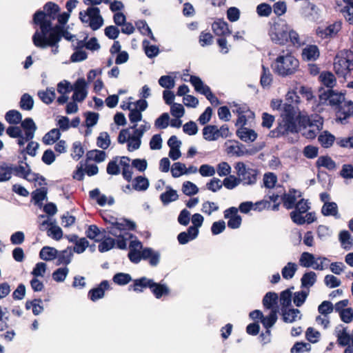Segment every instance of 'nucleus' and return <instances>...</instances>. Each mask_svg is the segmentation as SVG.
Listing matches in <instances>:
<instances>
[{"mask_svg": "<svg viewBox=\"0 0 353 353\" xmlns=\"http://www.w3.org/2000/svg\"><path fill=\"white\" fill-rule=\"evenodd\" d=\"M142 46L146 56L150 59L157 57L159 53V47L156 45H150L147 39L142 41Z\"/></svg>", "mask_w": 353, "mask_h": 353, "instance_id": "79ce46f5", "label": "nucleus"}, {"mask_svg": "<svg viewBox=\"0 0 353 353\" xmlns=\"http://www.w3.org/2000/svg\"><path fill=\"white\" fill-rule=\"evenodd\" d=\"M283 113L281 117L291 122H296L294 108L292 104L285 103L283 105Z\"/></svg>", "mask_w": 353, "mask_h": 353, "instance_id": "6e6d98bb", "label": "nucleus"}, {"mask_svg": "<svg viewBox=\"0 0 353 353\" xmlns=\"http://www.w3.org/2000/svg\"><path fill=\"white\" fill-rule=\"evenodd\" d=\"M334 70L339 77L345 78L353 70V51L343 50L335 56Z\"/></svg>", "mask_w": 353, "mask_h": 353, "instance_id": "20e7f679", "label": "nucleus"}, {"mask_svg": "<svg viewBox=\"0 0 353 353\" xmlns=\"http://www.w3.org/2000/svg\"><path fill=\"white\" fill-rule=\"evenodd\" d=\"M160 253L154 251L151 248H144L142 249L141 253L135 259L134 263H139L141 260L148 261L151 266H157L160 261Z\"/></svg>", "mask_w": 353, "mask_h": 353, "instance_id": "4468645a", "label": "nucleus"}, {"mask_svg": "<svg viewBox=\"0 0 353 353\" xmlns=\"http://www.w3.org/2000/svg\"><path fill=\"white\" fill-rule=\"evenodd\" d=\"M72 90H77V92H81L82 96L81 99H85L88 94L87 91V83L83 78L78 79L74 83Z\"/></svg>", "mask_w": 353, "mask_h": 353, "instance_id": "052dcab7", "label": "nucleus"}, {"mask_svg": "<svg viewBox=\"0 0 353 353\" xmlns=\"http://www.w3.org/2000/svg\"><path fill=\"white\" fill-rule=\"evenodd\" d=\"M341 29V22L335 21L326 27H318L316 34L322 39L332 38L335 37Z\"/></svg>", "mask_w": 353, "mask_h": 353, "instance_id": "2eb2a0df", "label": "nucleus"}, {"mask_svg": "<svg viewBox=\"0 0 353 353\" xmlns=\"http://www.w3.org/2000/svg\"><path fill=\"white\" fill-rule=\"evenodd\" d=\"M272 74L269 68L262 65V72L260 79V83L263 88L268 87L272 82Z\"/></svg>", "mask_w": 353, "mask_h": 353, "instance_id": "49530a36", "label": "nucleus"}, {"mask_svg": "<svg viewBox=\"0 0 353 353\" xmlns=\"http://www.w3.org/2000/svg\"><path fill=\"white\" fill-rule=\"evenodd\" d=\"M42 300L41 299H34L33 300H28L26 302L25 307L26 310L32 308L34 315L37 316L43 312V306L42 305Z\"/></svg>", "mask_w": 353, "mask_h": 353, "instance_id": "c85d7f7f", "label": "nucleus"}, {"mask_svg": "<svg viewBox=\"0 0 353 353\" xmlns=\"http://www.w3.org/2000/svg\"><path fill=\"white\" fill-rule=\"evenodd\" d=\"M319 103L323 105H329L336 110L345 100V94L339 92L333 89L326 90L321 88L319 90Z\"/></svg>", "mask_w": 353, "mask_h": 353, "instance_id": "6e6552de", "label": "nucleus"}, {"mask_svg": "<svg viewBox=\"0 0 353 353\" xmlns=\"http://www.w3.org/2000/svg\"><path fill=\"white\" fill-rule=\"evenodd\" d=\"M301 196V193L294 188H290L288 193L284 192L281 195V200L283 206L287 210L294 208L296 204V199Z\"/></svg>", "mask_w": 353, "mask_h": 353, "instance_id": "f3484780", "label": "nucleus"}, {"mask_svg": "<svg viewBox=\"0 0 353 353\" xmlns=\"http://www.w3.org/2000/svg\"><path fill=\"white\" fill-rule=\"evenodd\" d=\"M315 119H317V118H316V115L314 117L312 116L310 117L307 115L299 114L296 120V122L297 121L298 123V124H296L298 132L301 131L308 127H311V125L313 123V121Z\"/></svg>", "mask_w": 353, "mask_h": 353, "instance_id": "2f4dec72", "label": "nucleus"}, {"mask_svg": "<svg viewBox=\"0 0 353 353\" xmlns=\"http://www.w3.org/2000/svg\"><path fill=\"white\" fill-rule=\"evenodd\" d=\"M236 136L245 143L254 142L258 137L257 133L252 129L245 126L239 128L236 131Z\"/></svg>", "mask_w": 353, "mask_h": 353, "instance_id": "4be33fe9", "label": "nucleus"}, {"mask_svg": "<svg viewBox=\"0 0 353 353\" xmlns=\"http://www.w3.org/2000/svg\"><path fill=\"white\" fill-rule=\"evenodd\" d=\"M152 279H150L146 277L134 279V291L141 292L148 288L150 289V285H152Z\"/></svg>", "mask_w": 353, "mask_h": 353, "instance_id": "c9c22d12", "label": "nucleus"}, {"mask_svg": "<svg viewBox=\"0 0 353 353\" xmlns=\"http://www.w3.org/2000/svg\"><path fill=\"white\" fill-rule=\"evenodd\" d=\"M182 190L185 195L192 196L199 192V188L194 183L188 181L183 183Z\"/></svg>", "mask_w": 353, "mask_h": 353, "instance_id": "0e129e2a", "label": "nucleus"}, {"mask_svg": "<svg viewBox=\"0 0 353 353\" xmlns=\"http://www.w3.org/2000/svg\"><path fill=\"white\" fill-rule=\"evenodd\" d=\"M118 142L123 144L128 143V150L132 151V134L130 133V129H123L120 131L118 136Z\"/></svg>", "mask_w": 353, "mask_h": 353, "instance_id": "473e14b6", "label": "nucleus"}, {"mask_svg": "<svg viewBox=\"0 0 353 353\" xmlns=\"http://www.w3.org/2000/svg\"><path fill=\"white\" fill-rule=\"evenodd\" d=\"M299 66V60L290 52L285 55H279L276 59L274 71L279 76L287 77L294 74Z\"/></svg>", "mask_w": 353, "mask_h": 353, "instance_id": "39448f33", "label": "nucleus"}, {"mask_svg": "<svg viewBox=\"0 0 353 353\" xmlns=\"http://www.w3.org/2000/svg\"><path fill=\"white\" fill-rule=\"evenodd\" d=\"M112 227L109 233L113 236H117L118 239L115 241L117 247L119 249L124 250L127 247L128 239L124 235H128V241L132 240V234L126 232V230H132V221L130 220H123L122 222H118L117 219L112 222Z\"/></svg>", "mask_w": 353, "mask_h": 353, "instance_id": "423d86ee", "label": "nucleus"}, {"mask_svg": "<svg viewBox=\"0 0 353 353\" xmlns=\"http://www.w3.org/2000/svg\"><path fill=\"white\" fill-rule=\"evenodd\" d=\"M34 105V100L32 97L28 93L23 94L19 102L21 109L23 110H30Z\"/></svg>", "mask_w": 353, "mask_h": 353, "instance_id": "13d9d810", "label": "nucleus"}, {"mask_svg": "<svg viewBox=\"0 0 353 353\" xmlns=\"http://www.w3.org/2000/svg\"><path fill=\"white\" fill-rule=\"evenodd\" d=\"M38 96L40 99L46 104H50L55 99V92L53 89H47L38 92Z\"/></svg>", "mask_w": 353, "mask_h": 353, "instance_id": "603ef678", "label": "nucleus"}, {"mask_svg": "<svg viewBox=\"0 0 353 353\" xmlns=\"http://www.w3.org/2000/svg\"><path fill=\"white\" fill-rule=\"evenodd\" d=\"M98 246L100 252H105L111 250L115 245V239L106 236L104 237Z\"/></svg>", "mask_w": 353, "mask_h": 353, "instance_id": "4d7b16f0", "label": "nucleus"}, {"mask_svg": "<svg viewBox=\"0 0 353 353\" xmlns=\"http://www.w3.org/2000/svg\"><path fill=\"white\" fill-rule=\"evenodd\" d=\"M311 350V345L305 342H296L291 348V353H302L304 351L309 352Z\"/></svg>", "mask_w": 353, "mask_h": 353, "instance_id": "774afa93", "label": "nucleus"}, {"mask_svg": "<svg viewBox=\"0 0 353 353\" xmlns=\"http://www.w3.org/2000/svg\"><path fill=\"white\" fill-rule=\"evenodd\" d=\"M234 168L236 174L243 185H252L256 183L259 171L256 169L247 168L243 162L236 163Z\"/></svg>", "mask_w": 353, "mask_h": 353, "instance_id": "1a4fd4ad", "label": "nucleus"}, {"mask_svg": "<svg viewBox=\"0 0 353 353\" xmlns=\"http://www.w3.org/2000/svg\"><path fill=\"white\" fill-rule=\"evenodd\" d=\"M58 250L54 248L45 246L39 252V257L44 261H51L57 258Z\"/></svg>", "mask_w": 353, "mask_h": 353, "instance_id": "f704fd0d", "label": "nucleus"}, {"mask_svg": "<svg viewBox=\"0 0 353 353\" xmlns=\"http://www.w3.org/2000/svg\"><path fill=\"white\" fill-rule=\"evenodd\" d=\"M110 144V136L108 132H101L97 137V145L98 147L105 150Z\"/></svg>", "mask_w": 353, "mask_h": 353, "instance_id": "69168bd1", "label": "nucleus"}, {"mask_svg": "<svg viewBox=\"0 0 353 353\" xmlns=\"http://www.w3.org/2000/svg\"><path fill=\"white\" fill-rule=\"evenodd\" d=\"M20 123L21 128L24 130L25 134L27 135V138H34L37 126L33 119L30 117H28L23 121L21 120Z\"/></svg>", "mask_w": 353, "mask_h": 353, "instance_id": "393cba45", "label": "nucleus"}, {"mask_svg": "<svg viewBox=\"0 0 353 353\" xmlns=\"http://www.w3.org/2000/svg\"><path fill=\"white\" fill-rule=\"evenodd\" d=\"M335 110L336 121L342 124L347 123V119L353 117V102L345 101Z\"/></svg>", "mask_w": 353, "mask_h": 353, "instance_id": "ddd939ff", "label": "nucleus"}, {"mask_svg": "<svg viewBox=\"0 0 353 353\" xmlns=\"http://www.w3.org/2000/svg\"><path fill=\"white\" fill-rule=\"evenodd\" d=\"M131 280L132 277L130 274L123 272H119L115 274L112 278L113 282L119 285H126L129 282H130Z\"/></svg>", "mask_w": 353, "mask_h": 353, "instance_id": "680f3d73", "label": "nucleus"}, {"mask_svg": "<svg viewBox=\"0 0 353 353\" xmlns=\"http://www.w3.org/2000/svg\"><path fill=\"white\" fill-rule=\"evenodd\" d=\"M5 119L10 124L17 125L21 121L22 115L18 110H11L6 113Z\"/></svg>", "mask_w": 353, "mask_h": 353, "instance_id": "c03bdc74", "label": "nucleus"}, {"mask_svg": "<svg viewBox=\"0 0 353 353\" xmlns=\"http://www.w3.org/2000/svg\"><path fill=\"white\" fill-rule=\"evenodd\" d=\"M320 56L319 49L316 45H307L302 50L301 58L305 61H314Z\"/></svg>", "mask_w": 353, "mask_h": 353, "instance_id": "412c9836", "label": "nucleus"}, {"mask_svg": "<svg viewBox=\"0 0 353 353\" xmlns=\"http://www.w3.org/2000/svg\"><path fill=\"white\" fill-rule=\"evenodd\" d=\"M26 167L19 165H13V172L14 175L25 179L30 182H36L39 179L44 181L46 179L38 173L32 172L30 165L25 163Z\"/></svg>", "mask_w": 353, "mask_h": 353, "instance_id": "f8f14e48", "label": "nucleus"}, {"mask_svg": "<svg viewBox=\"0 0 353 353\" xmlns=\"http://www.w3.org/2000/svg\"><path fill=\"white\" fill-rule=\"evenodd\" d=\"M318 141L323 148H327L333 145L335 137L327 131H325L319 136Z\"/></svg>", "mask_w": 353, "mask_h": 353, "instance_id": "ea45409f", "label": "nucleus"}, {"mask_svg": "<svg viewBox=\"0 0 353 353\" xmlns=\"http://www.w3.org/2000/svg\"><path fill=\"white\" fill-rule=\"evenodd\" d=\"M84 154V149L81 145L80 141H75L72 144V157L75 160H79L81 157H83Z\"/></svg>", "mask_w": 353, "mask_h": 353, "instance_id": "e2e57ef3", "label": "nucleus"}, {"mask_svg": "<svg viewBox=\"0 0 353 353\" xmlns=\"http://www.w3.org/2000/svg\"><path fill=\"white\" fill-rule=\"evenodd\" d=\"M277 320V310H272L270 314L264 316L261 320V323L265 329L272 327Z\"/></svg>", "mask_w": 353, "mask_h": 353, "instance_id": "3c124183", "label": "nucleus"}, {"mask_svg": "<svg viewBox=\"0 0 353 353\" xmlns=\"http://www.w3.org/2000/svg\"><path fill=\"white\" fill-rule=\"evenodd\" d=\"M190 82L194 86L195 91L203 94L206 99L209 97H212L213 93L211 91L210 88L208 85H205L200 77L191 75Z\"/></svg>", "mask_w": 353, "mask_h": 353, "instance_id": "6ab92c4d", "label": "nucleus"}, {"mask_svg": "<svg viewBox=\"0 0 353 353\" xmlns=\"http://www.w3.org/2000/svg\"><path fill=\"white\" fill-rule=\"evenodd\" d=\"M316 258L313 254L307 252H304L301 254L299 259L300 265L304 268H310L315 265Z\"/></svg>", "mask_w": 353, "mask_h": 353, "instance_id": "e433bc0d", "label": "nucleus"}, {"mask_svg": "<svg viewBox=\"0 0 353 353\" xmlns=\"http://www.w3.org/2000/svg\"><path fill=\"white\" fill-rule=\"evenodd\" d=\"M296 270H297V266H296V263H292V262H289L282 269V270H281L282 276L285 279H290L294 276Z\"/></svg>", "mask_w": 353, "mask_h": 353, "instance_id": "bf43d9fd", "label": "nucleus"}, {"mask_svg": "<svg viewBox=\"0 0 353 353\" xmlns=\"http://www.w3.org/2000/svg\"><path fill=\"white\" fill-rule=\"evenodd\" d=\"M337 343L339 345L345 347L350 345L351 341V335L347 332L346 327H343L337 332Z\"/></svg>", "mask_w": 353, "mask_h": 353, "instance_id": "09e8293b", "label": "nucleus"}, {"mask_svg": "<svg viewBox=\"0 0 353 353\" xmlns=\"http://www.w3.org/2000/svg\"><path fill=\"white\" fill-rule=\"evenodd\" d=\"M48 36L47 34L39 35V31L37 30L32 36L33 44L39 48L44 49L48 47H54L63 37L67 41H72L74 35L70 33L68 28L63 26H54L49 30Z\"/></svg>", "mask_w": 353, "mask_h": 353, "instance_id": "f03ea898", "label": "nucleus"}, {"mask_svg": "<svg viewBox=\"0 0 353 353\" xmlns=\"http://www.w3.org/2000/svg\"><path fill=\"white\" fill-rule=\"evenodd\" d=\"M203 138L209 141H216L219 138L218 128L214 125H208L203 129Z\"/></svg>", "mask_w": 353, "mask_h": 353, "instance_id": "cd10ccee", "label": "nucleus"}, {"mask_svg": "<svg viewBox=\"0 0 353 353\" xmlns=\"http://www.w3.org/2000/svg\"><path fill=\"white\" fill-rule=\"evenodd\" d=\"M321 213L324 216H333L337 217L338 216V206L335 202H325L322 207Z\"/></svg>", "mask_w": 353, "mask_h": 353, "instance_id": "37998d69", "label": "nucleus"}, {"mask_svg": "<svg viewBox=\"0 0 353 353\" xmlns=\"http://www.w3.org/2000/svg\"><path fill=\"white\" fill-rule=\"evenodd\" d=\"M150 290L157 299H160L162 296L169 294V289L166 285L154 281L150 285Z\"/></svg>", "mask_w": 353, "mask_h": 353, "instance_id": "4c0bfd02", "label": "nucleus"}, {"mask_svg": "<svg viewBox=\"0 0 353 353\" xmlns=\"http://www.w3.org/2000/svg\"><path fill=\"white\" fill-rule=\"evenodd\" d=\"M301 287L309 288L312 287L316 281V274L314 272L310 271L305 272L301 279Z\"/></svg>", "mask_w": 353, "mask_h": 353, "instance_id": "de8ad7c7", "label": "nucleus"}, {"mask_svg": "<svg viewBox=\"0 0 353 353\" xmlns=\"http://www.w3.org/2000/svg\"><path fill=\"white\" fill-rule=\"evenodd\" d=\"M298 132V128L296 122H291L282 118L279 121L277 126L270 131L268 137L271 138H280L285 136L289 133Z\"/></svg>", "mask_w": 353, "mask_h": 353, "instance_id": "9d476101", "label": "nucleus"}, {"mask_svg": "<svg viewBox=\"0 0 353 353\" xmlns=\"http://www.w3.org/2000/svg\"><path fill=\"white\" fill-rule=\"evenodd\" d=\"M43 10L35 12L32 17V23L39 26V35L48 34L49 30L53 27L52 21L57 19L61 8L52 1H48L43 7Z\"/></svg>", "mask_w": 353, "mask_h": 353, "instance_id": "7ed1b4c3", "label": "nucleus"}, {"mask_svg": "<svg viewBox=\"0 0 353 353\" xmlns=\"http://www.w3.org/2000/svg\"><path fill=\"white\" fill-rule=\"evenodd\" d=\"M321 84L327 89H333L336 85V79L334 74L330 71H323L319 76Z\"/></svg>", "mask_w": 353, "mask_h": 353, "instance_id": "5701e85b", "label": "nucleus"}, {"mask_svg": "<svg viewBox=\"0 0 353 353\" xmlns=\"http://www.w3.org/2000/svg\"><path fill=\"white\" fill-rule=\"evenodd\" d=\"M150 185L149 180L143 176L134 178V190L139 192L145 191Z\"/></svg>", "mask_w": 353, "mask_h": 353, "instance_id": "a18cd8bd", "label": "nucleus"}, {"mask_svg": "<svg viewBox=\"0 0 353 353\" xmlns=\"http://www.w3.org/2000/svg\"><path fill=\"white\" fill-rule=\"evenodd\" d=\"M13 172L12 164L1 162L0 164V183L9 181Z\"/></svg>", "mask_w": 353, "mask_h": 353, "instance_id": "7c9ffc66", "label": "nucleus"}, {"mask_svg": "<svg viewBox=\"0 0 353 353\" xmlns=\"http://www.w3.org/2000/svg\"><path fill=\"white\" fill-rule=\"evenodd\" d=\"M178 197L179 196L176 191L171 188L160 195V199L164 205H167L172 201L177 200Z\"/></svg>", "mask_w": 353, "mask_h": 353, "instance_id": "864d4df0", "label": "nucleus"}, {"mask_svg": "<svg viewBox=\"0 0 353 353\" xmlns=\"http://www.w3.org/2000/svg\"><path fill=\"white\" fill-rule=\"evenodd\" d=\"M60 137L61 132L59 129H52L43 137V143L46 145H51L59 140Z\"/></svg>", "mask_w": 353, "mask_h": 353, "instance_id": "a19ab883", "label": "nucleus"}, {"mask_svg": "<svg viewBox=\"0 0 353 353\" xmlns=\"http://www.w3.org/2000/svg\"><path fill=\"white\" fill-rule=\"evenodd\" d=\"M316 118L311 125V127H308L303 130L302 135L308 139H314L316 138L317 134L321 131L323 128V119L319 115H316Z\"/></svg>", "mask_w": 353, "mask_h": 353, "instance_id": "dca6fc26", "label": "nucleus"}, {"mask_svg": "<svg viewBox=\"0 0 353 353\" xmlns=\"http://www.w3.org/2000/svg\"><path fill=\"white\" fill-rule=\"evenodd\" d=\"M135 25L141 34L149 37L150 39L153 41H157L156 38L154 37L151 29L150 28L145 21H138L135 23Z\"/></svg>", "mask_w": 353, "mask_h": 353, "instance_id": "58836bf2", "label": "nucleus"}, {"mask_svg": "<svg viewBox=\"0 0 353 353\" xmlns=\"http://www.w3.org/2000/svg\"><path fill=\"white\" fill-rule=\"evenodd\" d=\"M278 294L274 292H268L265 294L263 299V305L265 308L272 310H277Z\"/></svg>", "mask_w": 353, "mask_h": 353, "instance_id": "b1692460", "label": "nucleus"}, {"mask_svg": "<svg viewBox=\"0 0 353 353\" xmlns=\"http://www.w3.org/2000/svg\"><path fill=\"white\" fill-rule=\"evenodd\" d=\"M294 208L295 210L290 214L292 221L299 225L305 224V217L302 214L307 212L310 208L308 200L305 199H300L296 203Z\"/></svg>", "mask_w": 353, "mask_h": 353, "instance_id": "9b49d317", "label": "nucleus"}, {"mask_svg": "<svg viewBox=\"0 0 353 353\" xmlns=\"http://www.w3.org/2000/svg\"><path fill=\"white\" fill-rule=\"evenodd\" d=\"M339 240L344 249L349 250L353 245L352 239L350 232L347 230L341 231L339 234Z\"/></svg>", "mask_w": 353, "mask_h": 353, "instance_id": "5fc2aeb1", "label": "nucleus"}, {"mask_svg": "<svg viewBox=\"0 0 353 353\" xmlns=\"http://www.w3.org/2000/svg\"><path fill=\"white\" fill-rule=\"evenodd\" d=\"M109 289V282L107 280H103L97 288H94L88 292V296L92 301L95 302L102 299L105 295V291Z\"/></svg>", "mask_w": 353, "mask_h": 353, "instance_id": "a211bd4d", "label": "nucleus"}, {"mask_svg": "<svg viewBox=\"0 0 353 353\" xmlns=\"http://www.w3.org/2000/svg\"><path fill=\"white\" fill-rule=\"evenodd\" d=\"M315 165L318 169L321 167L325 168L328 170H334L336 169V163L327 155L319 157L316 160Z\"/></svg>", "mask_w": 353, "mask_h": 353, "instance_id": "bb28decb", "label": "nucleus"}, {"mask_svg": "<svg viewBox=\"0 0 353 353\" xmlns=\"http://www.w3.org/2000/svg\"><path fill=\"white\" fill-rule=\"evenodd\" d=\"M336 145L343 148H353V132L348 137L336 139Z\"/></svg>", "mask_w": 353, "mask_h": 353, "instance_id": "338daca9", "label": "nucleus"}, {"mask_svg": "<svg viewBox=\"0 0 353 353\" xmlns=\"http://www.w3.org/2000/svg\"><path fill=\"white\" fill-rule=\"evenodd\" d=\"M213 32L219 37H228L232 34L229 29L228 23L223 19H217L212 24Z\"/></svg>", "mask_w": 353, "mask_h": 353, "instance_id": "aec40b11", "label": "nucleus"}, {"mask_svg": "<svg viewBox=\"0 0 353 353\" xmlns=\"http://www.w3.org/2000/svg\"><path fill=\"white\" fill-rule=\"evenodd\" d=\"M85 234L88 238L93 239L96 242H99L105 237V232H101L96 225H90L85 231Z\"/></svg>", "mask_w": 353, "mask_h": 353, "instance_id": "a878e982", "label": "nucleus"}, {"mask_svg": "<svg viewBox=\"0 0 353 353\" xmlns=\"http://www.w3.org/2000/svg\"><path fill=\"white\" fill-rule=\"evenodd\" d=\"M268 34L271 41L276 44L284 46L290 42L293 46H301L299 34L284 19H279L274 21L270 28Z\"/></svg>", "mask_w": 353, "mask_h": 353, "instance_id": "f257e3e1", "label": "nucleus"}, {"mask_svg": "<svg viewBox=\"0 0 353 353\" xmlns=\"http://www.w3.org/2000/svg\"><path fill=\"white\" fill-rule=\"evenodd\" d=\"M73 256V254L71 251V248L68 247L67 249L63 250L59 252V254H57V265H68L71 260L72 257Z\"/></svg>", "mask_w": 353, "mask_h": 353, "instance_id": "72a5a7b5", "label": "nucleus"}, {"mask_svg": "<svg viewBox=\"0 0 353 353\" xmlns=\"http://www.w3.org/2000/svg\"><path fill=\"white\" fill-rule=\"evenodd\" d=\"M79 19L83 23H89V26L94 31L99 29L103 24V19L97 7L91 6L88 8L85 11H81Z\"/></svg>", "mask_w": 353, "mask_h": 353, "instance_id": "0eeeda50", "label": "nucleus"}, {"mask_svg": "<svg viewBox=\"0 0 353 353\" xmlns=\"http://www.w3.org/2000/svg\"><path fill=\"white\" fill-rule=\"evenodd\" d=\"M300 311L298 309H283L282 308L283 320L285 323H292L296 321Z\"/></svg>", "mask_w": 353, "mask_h": 353, "instance_id": "8fccbe9b", "label": "nucleus"}, {"mask_svg": "<svg viewBox=\"0 0 353 353\" xmlns=\"http://www.w3.org/2000/svg\"><path fill=\"white\" fill-rule=\"evenodd\" d=\"M131 159L128 157H121L120 158L119 166L122 168L123 177L129 182L132 179V172L130 171V163Z\"/></svg>", "mask_w": 353, "mask_h": 353, "instance_id": "c756f323", "label": "nucleus"}]
</instances>
